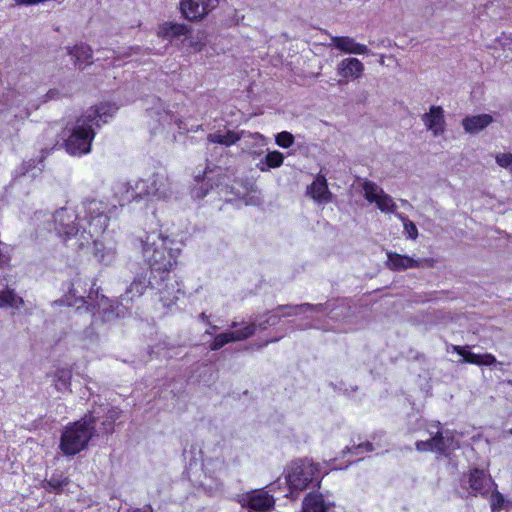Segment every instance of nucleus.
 Here are the masks:
<instances>
[{
    "instance_id": "obj_46",
    "label": "nucleus",
    "mask_w": 512,
    "mask_h": 512,
    "mask_svg": "<svg viewBox=\"0 0 512 512\" xmlns=\"http://www.w3.org/2000/svg\"><path fill=\"white\" fill-rule=\"evenodd\" d=\"M0 109H5V106H4V96L2 97V104L0 105ZM4 114V117H7V115H10L7 110H4V112H2Z\"/></svg>"
},
{
    "instance_id": "obj_39",
    "label": "nucleus",
    "mask_w": 512,
    "mask_h": 512,
    "mask_svg": "<svg viewBox=\"0 0 512 512\" xmlns=\"http://www.w3.org/2000/svg\"><path fill=\"white\" fill-rule=\"evenodd\" d=\"M67 484V479L62 477V475H53L48 480V486L51 488L52 491L58 492L60 491L63 486Z\"/></svg>"
},
{
    "instance_id": "obj_45",
    "label": "nucleus",
    "mask_w": 512,
    "mask_h": 512,
    "mask_svg": "<svg viewBox=\"0 0 512 512\" xmlns=\"http://www.w3.org/2000/svg\"><path fill=\"white\" fill-rule=\"evenodd\" d=\"M130 512H152V509L150 507H147L144 509L136 508V509L131 510Z\"/></svg>"
},
{
    "instance_id": "obj_4",
    "label": "nucleus",
    "mask_w": 512,
    "mask_h": 512,
    "mask_svg": "<svg viewBox=\"0 0 512 512\" xmlns=\"http://www.w3.org/2000/svg\"><path fill=\"white\" fill-rule=\"evenodd\" d=\"M99 414L97 410L91 411L64 427L59 442V449L63 455L75 456L88 447L95 434V423Z\"/></svg>"
},
{
    "instance_id": "obj_26",
    "label": "nucleus",
    "mask_w": 512,
    "mask_h": 512,
    "mask_svg": "<svg viewBox=\"0 0 512 512\" xmlns=\"http://www.w3.org/2000/svg\"><path fill=\"white\" fill-rule=\"evenodd\" d=\"M244 139L243 143L245 145L243 150H246L249 154L256 156L260 155L262 148L266 146L267 139L260 133H246L243 132L241 139Z\"/></svg>"
},
{
    "instance_id": "obj_23",
    "label": "nucleus",
    "mask_w": 512,
    "mask_h": 512,
    "mask_svg": "<svg viewBox=\"0 0 512 512\" xmlns=\"http://www.w3.org/2000/svg\"><path fill=\"white\" fill-rule=\"evenodd\" d=\"M332 45L347 54L364 55L369 52L366 45L358 43L348 36H335L331 39Z\"/></svg>"
},
{
    "instance_id": "obj_6",
    "label": "nucleus",
    "mask_w": 512,
    "mask_h": 512,
    "mask_svg": "<svg viewBox=\"0 0 512 512\" xmlns=\"http://www.w3.org/2000/svg\"><path fill=\"white\" fill-rule=\"evenodd\" d=\"M149 286L151 287L146 275H138L134 278L129 287H127L125 293L121 295L120 302L115 308L110 305L112 309L108 311L106 307L107 300L102 299V303L100 305L104 311V319L109 321L114 316L123 317L130 309L133 300L142 296Z\"/></svg>"
},
{
    "instance_id": "obj_47",
    "label": "nucleus",
    "mask_w": 512,
    "mask_h": 512,
    "mask_svg": "<svg viewBox=\"0 0 512 512\" xmlns=\"http://www.w3.org/2000/svg\"><path fill=\"white\" fill-rule=\"evenodd\" d=\"M129 50H130L131 52H129V53H125L123 56H125V57L130 56V55L132 54V52H136V50H138V48H130Z\"/></svg>"
},
{
    "instance_id": "obj_37",
    "label": "nucleus",
    "mask_w": 512,
    "mask_h": 512,
    "mask_svg": "<svg viewBox=\"0 0 512 512\" xmlns=\"http://www.w3.org/2000/svg\"><path fill=\"white\" fill-rule=\"evenodd\" d=\"M276 144L281 148H289L294 143V136L287 131H282L275 136Z\"/></svg>"
},
{
    "instance_id": "obj_27",
    "label": "nucleus",
    "mask_w": 512,
    "mask_h": 512,
    "mask_svg": "<svg viewBox=\"0 0 512 512\" xmlns=\"http://www.w3.org/2000/svg\"><path fill=\"white\" fill-rule=\"evenodd\" d=\"M332 503L325 501L321 494H308L302 506V512H330Z\"/></svg>"
},
{
    "instance_id": "obj_11",
    "label": "nucleus",
    "mask_w": 512,
    "mask_h": 512,
    "mask_svg": "<svg viewBox=\"0 0 512 512\" xmlns=\"http://www.w3.org/2000/svg\"><path fill=\"white\" fill-rule=\"evenodd\" d=\"M135 199L148 196L167 198L170 195V184L167 177L155 174L147 179H141L134 183Z\"/></svg>"
},
{
    "instance_id": "obj_34",
    "label": "nucleus",
    "mask_w": 512,
    "mask_h": 512,
    "mask_svg": "<svg viewBox=\"0 0 512 512\" xmlns=\"http://www.w3.org/2000/svg\"><path fill=\"white\" fill-rule=\"evenodd\" d=\"M239 140H241V136L233 131H227L225 133L217 131L208 135L209 142L225 146H231Z\"/></svg>"
},
{
    "instance_id": "obj_56",
    "label": "nucleus",
    "mask_w": 512,
    "mask_h": 512,
    "mask_svg": "<svg viewBox=\"0 0 512 512\" xmlns=\"http://www.w3.org/2000/svg\"><path fill=\"white\" fill-rule=\"evenodd\" d=\"M27 166L30 167L31 163H27ZM24 167H26V164H24Z\"/></svg>"
},
{
    "instance_id": "obj_54",
    "label": "nucleus",
    "mask_w": 512,
    "mask_h": 512,
    "mask_svg": "<svg viewBox=\"0 0 512 512\" xmlns=\"http://www.w3.org/2000/svg\"><path fill=\"white\" fill-rule=\"evenodd\" d=\"M27 173H29L28 168L23 172V174L26 175Z\"/></svg>"
},
{
    "instance_id": "obj_7",
    "label": "nucleus",
    "mask_w": 512,
    "mask_h": 512,
    "mask_svg": "<svg viewBox=\"0 0 512 512\" xmlns=\"http://www.w3.org/2000/svg\"><path fill=\"white\" fill-rule=\"evenodd\" d=\"M427 431L430 438L416 442V449L418 451H431L439 454H447L458 447V444L454 441L452 432L440 431V422L431 423Z\"/></svg>"
},
{
    "instance_id": "obj_44",
    "label": "nucleus",
    "mask_w": 512,
    "mask_h": 512,
    "mask_svg": "<svg viewBox=\"0 0 512 512\" xmlns=\"http://www.w3.org/2000/svg\"><path fill=\"white\" fill-rule=\"evenodd\" d=\"M398 219L403 223V226L405 225V222H409L410 220L402 213L396 214Z\"/></svg>"
},
{
    "instance_id": "obj_15",
    "label": "nucleus",
    "mask_w": 512,
    "mask_h": 512,
    "mask_svg": "<svg viewBox=\"0 0 512 512\" xmlns=\"http://www.w3.org/2000/svg\"><path fill=\"white\" fill-rule=\"evenodd\" d=\"M95 283L89 284L81 278H77L72 282L69 293L65 296V303L69 307L80 309L86 304L85 297L92 299L97 292L94 290Z\"/></svg>"
},
{
    "instance_id": "obj_52",
    "label": "nucleus",
    "mask_w": 512,
    "mask_h": 512,
    "mask_svg": "<svg viewBox=\"0 0 512 512\" xmlns=\"http://www.w3.org/2000/svg\"><path fill=\"white\" fill-rule=\"evenodd\" d=\"M204 180H205V179L203 178V179H202V181L200 182V180H199V179H196V182H197V183H199V185L201 186V184H202V182H204ZM203 184L205 185V183H203Z\"/></svg>"
},
{
    "instance_id": "obj_30",
    "label": "nucleus",
    "mask_w": 512,
    "mask_h": 512,
    "mask_svg": "<svg viewBox=\"0 0 512 512\" xmlns=\"http://www.w3.org/2000/svg\"><path fill=\"white\" fill-rule=\"evenodd\" d=\"M24 305V300L14 289L6 287L0 290V309L19 310Z\"/></svg>"
},
{
    "instance_id": "obj_2",
    "label": "nucleus",
    "mask_w": 512,
    "mask_h": 512,
    "mask_svg": "<svg viewBox=\"0 0 512 512\" xmlns=\"http://www.w3.org/2000/svg\"><path fill=\"white\" fill-rule=\"evenodd\" d=\"M114 103L104 102L87 109L76 121L65 141V149L71 155H84L90 152L95 137V129L107 123L116 113Z\"/></svg>"
},
{
    "instance_id": "obj_49",
    "label": "nucleus",
    "mask_w": 512,
    "mask_h": 512,
    "mask_svg": "<svg viewBox=\"0 0 512 512\" xmlns=\"http://www.w3.org/2000/svg\"><path fill=\"white\" fill-rule=\"evenodd\" d=\"M280 339V337H277V338H274L272 340H269V341H266L265 343L262 344V346H265L267 345L269 342H275V341H278Z\"/></svg>"
},
{
    "instance_id": "obj_21",
    "label": "nucleus",
    "mask_w": 512,
    "mask_h": 512,
    "mask_svg": "<svg viewBox=\"0 0 512 512\" xmlns=\"http://www.w3.org/2000/svg\"><path fill=\"white\" fill-rule=\"evenodd\" d=\"M306 194L317 204H326L331 201L332 193L329 191L326 177L318 174L315 180L307 187Z\"/></svg>"
},
{
    "instance_id": "obj_35",
    "label": "nucleus",
    "mask_w": 512,
    "mask_h": 512,
    "mask_svg": "<svg viewBox=\"0 0 512 512\" xmlns=\"http://www.w3.org/2000/svg\"><path fill=\"white\" fill-rule=\"evenodd\" d=\"M490 505L492 512H499L503 508L508 509L512 505V502L505 499L503 494L499 491L494 490L490 496Z\"/></svg>"
},
{
    "instance_id": "obj_53",
    "label": "nucleus",
    "mask_w": 512,
    "mask_h": 512,
    "mask_svg": "<svg viewBox=\"0 0 512 512\" xmlns=\"http://www.w3.org/2000/svg\"><path fill=\"white\" fill-rule=\"evenodd\" d=\"M337 469H338V467H336V466H333L330 468V470H337ZM339 469H342V467H339Z\"/></svg>"
},
{
    "instance_id": "obj_40",
    "label": "nucleus",
    "mask_w": 512,
    "mask_h": 512,
    "mask_svg": "<svg viewBox=\"0 0 512 512\" xmlns=\"http://www.w3.org/2000/svg\"><path fill=\"white\" fill-rule=\"evenodd\" d=\"M373 450H374L373 445L371 443L367 442V443H363V444H358L357 446H353L352 448L347 447V449L345 451H343V453L344 454L352 453L355 455H359L363 452H371Z\"/></svg>"
},
{
    "instance_id": "obj_51",
    "label": "nucleus",
    "mask_w": 512,
    "mask_h": 512,
    "mask_svg": "<svg viewBox=\"0 0 512 512\" xmlns=\"http://www.w3.org/2000/svg\"><path fill=\"white\" fill-rule=\"evenodd\" d=\"M204 180H205V179L203 178V179H202V181L200 182V180H199V179H196V182H197V183H199V185L201 186V184H202V182H204ZM203 184L205 185V183H203Z\"/></svg>"
},
{
    "instance_id": "obj_22",
    "label": "nucleus",
    "mask_w": 512,
    "mask_h": 512,
    "mask_svg": "<svg viewBox=\"0 0 512 512\" xmlns=\"http://www.w3.org/2000/svg\"><path fill=\"white\" fill-rule=\"evenodd\" d=\"M452 349L457 352L463 359V363L475 364L478 366H491L496 363V358L490 353L477 354L471 352L468 346H452Z\"/></svg>"
},
{
    "instance_id": "obj_10",
    "label": "nucleus",
    "mask_w": 512,
    "mask_h": 512,
    "mask_svg": "<svg viewBox=\"0 0 512 512\" xmlns=\"http://www.w3.org/2000/svg\"><path fill=\"white\" fill-rule=\"evenodd\" d=\"M109 192L111 195L104 193L103 199H99L102 201L103 205L107 207L108 221L117 206H123L126 203L135 200L134 185H131L125 180L114 182L111 185Z\"/></svg>"
},
{
    "instance_id": "obj_55",
    "label": "nucleus",
    "mask_w": 512,
    "mask_h": 512,
    "mask_svg": "<svg viewBox=\"0 0 512 512\" xmlns=\"http://www.w3.org/2000/svg\"><path fill=\"white\" fill-rule=\"evenodd\" d=\"M271 491H274L275 490V487H274V484L271 485Z\"/></svg>"
},
{
    "instance_id": "obj_5",
    "label": "nucleus",
    "mask_w": 512,
    "mask_h": 512,
    "mask_svg": "<svg viewBox=\"0 0 512 512\" xmlns=\"http://www.w3.org/2000/svg\"><path fill=\"white\" fill-rule=\"evenodd\" d=\"M326 473L327 471L322 472L318 463L309 459L292 461L284 471L290 495L307 489L311 484H318Z\"/></svg>"
},
{
    "instance_id": "obj_42",
    "label": "nucleus",
    "mask_w": 512,
    "mask_h": 512,
    "mask_svg": "<svg viewBox=\"0 0 512 512\" xmlns=\"http://www.w3.org/2000/svg\"><path fill=\"white\" fill-rule=\"evenodd\" d=\"M207 192H208V189L204 187L203 183L201 184V187H195L193 189V195L196 198H203L204 196H206Z\"/></svg>"
},
{
    "instance_id": "obj_16",
    "label": "nucleus",
    "mask_w": 512,
    "mask_h": 512,
    "mask_svg": "<svg viewBox=\"0 0 512 512\" xmlns=\"http://www.w3.org/2000/svg\"><path fill=\"white\" fill-rule=\"evenodd\" d=\"M237 327L238 323L233 322L231 328L234 330L217 335L210 345L211 350H219L228 343L242 341L255 333V324L242 323V328Z\"/></svg>"
},
{
    "instance_id": "obj_41",
    "label": "nucleus",
    "mask_w": 512,
    "mask_h": 512,
    "mask_svg": "<svg viewBox=\"0 0 512 512\" xmlns=\"http://www.w3.org/2000/svg\"><path fill=\"white\" fill-rule=\"evenodd\" d=\"M403 228L408 238L415 240L418 237V229L412 221L405 222Z\"/></svg>"
},
{
    "instance_id": "obj_19",
    "label": "nucleus",
    "mask_w": 512,
    "mask_h": 512,
    "mask_svg": "<svg viewBox=\"0 0 512 512\" xmlns=\"http://www.w3.org/2000/svg\"><path fill=\"white\" fill-rule=\"evenodd\" d=\"M336 72L340 77L338 84H347L349 81L361 78L364 72V65L359 59L349 57L337 64Z\"/></svg>"
},
{
    "instance_id": "obj_57",
    "label": "nucleus",
    "mask_w": 512,
    "mask_h": 512,
    "mask_svg": "<svg viewBox=\"0 0 512 512\" xmlns=\"http://www.w3.org/2000/svg\"><path fill=\"white\" fill-rule=\"evenodd\" d=\"M509 433L512 434V429H510Z\"/></svg>"
},
{
    "instance_id": "obj_48",
    "label": "nucleus",
    "mask_w": 512,
    "mask_h": 512,
    "mask_svg": "<svg viewBox=\"0 0 512 512\" xmlns=\"http://www.w3.org/2000/svg\"><path fill=\"white\" fill-rule=\"evenodd\" d=\"M47 96H48L49 98H51V99H52V98H55V91H54V90H50V91L47 93Z\"/></svg>"
},
{
    "instance_id": "obj_17",
    "label": "nucleus",
    "mask_w": 512,
    "mask_h": 512,
    "mask_svg": "<svg viewBox=\"0 0 512 512\" xmlns=\"http://www.w3.org/2000/svg\"><path fill=\"white\" fill-rule=\"evenodd\" d=\"M421 120L433 137H439L446 131L445 112L441 106H430L429 110L421 116Z\"/></svg>"
},
{
    "instance_id": "obj_13",
    "label": "nucleus",
    "mask_w": 512,
    "mask_h": 512,
    "mask_svg": "<svg viewBox=\"0 0 512 512\" xmlns=\"http://www.w3.org/2000/svg\"><path fill=\"white\" fill-rule=\"evenodd\" d=\"M219 0H181L180 11L189 21H200L213 11Z\"/></svg>"
},
{
    "instance_id": "obj_20",
    "label": "nucleus",
    "mask_w": 512,
    "mask_h": 512,
    "mask_svg": "<svg viewBox=\"0 0 512 512\" xmlns=\"http://www.w3.org/2000/svg\"><path fill=\"white\" fill-rule=\"evenodd\" d=\"M469 487L474 494L486 495L496 486L490 475L482 469H473L468 476Z\"/></svg>"
},
{
    "instance_id": "obj_43",
    "label": "nucleus",
    "mask_w": 512,
    "mask_h": 512,
    "mask_svg": "<svg viewBox=\"0 0 512 512\" xmlns=\"http://www.w3.org/2000/svg\"><path fill=\"white\" fill-rule=\"evenodd\" d=\"M171 119H172V116L168 112L164 111L162 113H159V121L160 122H168V120H171Z\"/></svg>"
},
{
    "instance_id": "obj_18",
    "label": "nucleus",
    "mask_w": 512,
    "mask_h": 512,
    "mask_svg": "<svg viewBox=\"0 0 512 512\" xmlns=\"http://www.w3.org/2000/svg\"><path fill=\"white\" fill-rule=\"evenodd\" d=\"M25 101V95L16 90H9L4 94L5 110L16 119L22 120L30 115V108L25 104ZM0 111L4 112V109H0Z\"/></svg>"
},
{
    "instance_id": "obj_29",
    "label": "nucleus",
    "mask_w": 512,
    "mask_h": 512,
    "mask_svg": "<svg viewBox=\"0 0 512 512\" xmlns=\"http://www.w3.org/2000/svg\"><path fill=\"white\" fill-rule=\"evenodd\" d=\"M74 64L79 68L83 69L87 65L91 64L92 50L88 45L78 44L75 45L68 51Z\"/></svg>"
},
{
    "instance_id": "obj_3",
    "label": "nucleus",
    "mask_w": 512,
    "mask_h": 512,
    "mask_svg": "<svg viewBox=\"0 0 512 512\" xmlns=\"http://www.w3.org/2000/svg\"><path fill=\"white\" fill-rule=\"evenodd\" d=\"M141 254L150 267L152 277L171 272L180 254L178 243L161 230H153L139 238Z\"/></svg>"
},
{
    "instance_id": "obj_32",
    "label": "nucleus",
    "mask_w": 512,
    "mask_h": 512,
    "mask_svg": "<svg viewBox=\"0 0 512 512\" xmlns=\"http://www.w3.org/2000/svg\"><path fill=\"white\" fill-rule=\"evenodd\" d=\"M284 162V155L277 151H270L268 152L265 157L260 159V161L256 164V167L261 172H268L271 169L279 168L282 166Z\"/></svg>"
},
{
    "instance_id": "obj_58",
    "label": "nucleus",
    "mask_w": 512,
    "mask_h": 512,
    "mask_svg": "<svg viewBox=\"0 0 512 512\" xmlns=\"http://www.w3.org/2000/svg\"><path fill=\"white\" fill-rule=\"evenodd\" d=\"M53 512H61V511L55 510V511H53Z\"/></svg>"
},
{
    "instance_id": "obj_25",
    "label": "nucleus",
    "mask_w": 512,
    "mask_h": 512,
    "mask_svg": "<svg viewBox=\"0 0 512 512\" xmlns=\"http://www.w3.org/2000/svg\"><path fill=\"white\" fill-rule=\"evenodd\" d=\"M493 122V117L489 114H479L467 116L463 119L464 130L470 134H476L488 127Z\"/></svg>"
},
{
    "instance_id": "obj_31",
    "label": "nucleus",
    "mask_w": 512,
    "mask_h": 512,
    "mask_svg": "<svg viewBox=\"0 0 512 512\" xmlns=\"http://www.w3.org/2000/svg\"><path fill=\"white\" fill-rule=\"evenodd\" d=\"M188 33L186 25L174 22H164L157 30V35L162 38L172 40L180 36H185Z\"/></svg>"
},
{
    "instance_id": "obj_9",
    "label": "nucleus",
    "mask_w": 512,
    "mask_h": 512,
    "mask_svg": "<svg viewBox=\"0 0 512 512\" xmlns=\"http://www.w3.org/2000/svg\"><path fill=\"white\" fill-rule=\"evenodd\" d=\"M149 284L152 289L157 290L159 300L166 308L171 307L179 299L182 294L180 284L171 272L166 274H158L157 278L149 279Z\"/></svg>"
},
{
    "instance_id": "obj_50",
    "label": "nucleus",
    "mask_w": 512,
    "mask_h": 512,
    "mask_svg": "<svg viewBox=\"0 0 512 512\" xmlns=\"http://www.w3.org/2000/svg\"><path fill=\"white\" fill-rule=\"evenodd\" d=\"M200 318H201L203 321H206L207 316H206V314H205V313H201V314H200Z\"/></svg>"
},
{
    "instance_id": "obj_38",
    "label": "nucleus",
    "mask_w": 512,
    "mask_h": 512,
    "mask_svg": "<svg viewBox=\"0 0 512 512\" xmlns=\"http://www.w3.org/2000/svg\"><path fill=\"white\" fill-rule=\"evenodd\" d=\"M496 163L509 171H512V154L511 153H499L495 157Z\"/></svg>"
},
{
    "instance_id": "obj_28",
    "label": "nucleus",
    "mask_w": 512,
    "mask_h": 512,
    "mask_svg": "<svg viewBox=\"0 0 512 512\" xmlns=\"http://www.w3.org/2000/svg\"><path fill=\"white\" fill-rule=\"evenodd\" d=\"M387 266L395 271H402L419 266V262L412 257L400 255L395 252L387 253Z\"/></svg>"
},
{
    "instance_id": "obj_1",
    "label": "nucleus",
    "mask_w": 512,
    "mask_h": 512,
    "mask_svg": "<svg viewBox=\"0 0 512 512\" xmlns=\"http://www.w3.org/2000/svg\"><path fill=\"white\" fill-rule=\"evenodd\" d=\"M102 201L85 199L76 208L63 207L57 210L51 217L42 212L40 216L52 219L53 229L57 236L64 242L74 240V245L81 248L89 244L94 237H100L108 226V210Z\"/></svg>"
},
{
    "instance_id": "obj_33",
    "label": "nucleus",
    "mask_w": 512,
    "mask_h": 512,
    "mask_svg": "<svg viewBox=\"0 0 512 512\" xmlns=\"http://www.w3.org/2000/svg\"><path fill=\"white\" fill-rule=\"evenodd\" d=\"M72 372L67 368H58L54 372L53 381L58 391L62 393L71 392Z\"/></svg>"
},
{
    "instance_id": "obj_36",
    "label": "nucleus",
    "mask_w": 512,
    "mask_h": 512,
    "mask_svg": "<svg viewBox=\"0 0 512 512\" xmlns=\"http://www.w3.org/2000/svg\"><path fill=\"white\" fill-rule=\"evenodd\" d=\"M107 419L103 421V430L105 433H110L113 431L114 422L119 418L120 411L118 409L109 408L107 409Z\"/></svg>"
},
{
    "instance_id": "obj_24",
    "label": "nucleus",
    "mask_w": 512,
    "mask_h": 512,
    "mask_svg": "<svg viewBox=\"0 0 512 512\" xmlns=\"http://www.w3.org/2000/svg\"><path fill=\"white\" fill-rule=\"evenodd\" d=\"M99 237L92 238L94 243V256L98 262L104 265H111L116 259V249L111 243H103Z\"/></svg>"
},
{
    "instance_id": "obj_8",
    "label": "nucleus",
    "mask_w": 512,
    "mask_h": 512,
    "mask_svg": "<svg viewBox=\"0 0 512 512\" xmlns=\"http://www.w3.org/2000/svg\"><path fill=\"white\" fill-rule=\"evenodd\" d=\"M325 307L321 304L313 306L310 304H301L295 306H279L276 310L271 312L269 315L262 316L257 320L255 328L258 327L261 330L267 329L268 326H275L279 323L281 317L297 316L300 314H315L324 312Z\"/></svg>"
},
{
    "instance_id": "obj_12",
    "label": "nucleus",
    "mask_w": 512,
    "mask_h": 512,
    "mask_svg": "<svg viewBox=\"0 0 512 512\" xmlns=\"http://www.w3.org/2000/svg\"><path fill=\"white\" fill-rule=\"evenodd\" d=\"M239 504L248 512H270L275 505V499L264 489H255L238 497Z\"/></svg>"
},
{
    "instance_id": "obj_14",
    "label": "nucleus",
    "mask_w": 512,
    "mask_h": 512,
    "mask_svg": "<svg viewBox=\"0 0 512 512\" xmlns=\"http://www.w3.org/2000/svg\"><path fill=\"white\" fill-rule=\"evenodd\" d=\"M363 190L365 198L375 203L377 208L384 213H395L396 204L393 198L386 194L384 190L372 181H365L363 183Z\"/></svg>"
}]
</instances>
